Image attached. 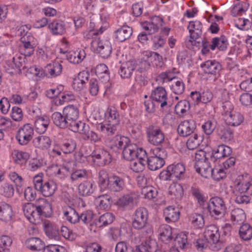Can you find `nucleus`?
I'll list each match as a JSON object with an SVG mask.
<instances>
[{
    "instance_id": "f257e3e1",
    "label": "nucleus",
    "mask_w": 252,
    "mask_h": 252,
    "mask_svg": "<svg viewBox=\"0 0 252 252\" xmlns=\"http://www.w3.org/2000/svg\"><path fill=\"white\" fill-rule=\"evenodd\" d=\"M252 178L248 174L238 176L233 182V192L238 204H248L251 199L246 194L252 185Z\"/></svg>"
},
{
    "instance_id": "f03ea898",
    "label": "nucleus",
    "mask_w": 252,
    "mask_h": 252,
    "mask_svg": "<svg viewBox=\"0 0 252 252\" xmlns=\"http://www.w3.org/2000/svg\"><path fill=\"white\" fill-rule=\"evenodd\" d=\"M63 113L69 124V129L75 132L85 133L88 129V125L77 121L79 116V111L77 106L68 105L63 108Z\"/></svg>"
},
{
    "instance_id": "7ed1b4c3",
    "label": "nucleus",
    "mask_w": 252,
    "mask_h": 252,
    "mask_svg": "<svg viewBox=\"0 0 252 252\" xmlns=\"http://www.w3.org/2000/svg\"><path fill=\"white\" fill-rule=\"evenodd\" d=\"M98 185L101 190L109 189L113 191H120L125 186L124 179L117 175L109 176L105 171L99 173Z\"/></svg>"
},
{
    "instance_id": "20e7f679",
    "label": "nucleus",
    "mask_w": 252,
    "mask_h": 252,
    "mask_svg": "<svg viewBox=\"0 0 252 252\" xmlns=\"http://www.w3.org/2000/svg\"><path fill=\"white\" fill-rule=\"evenodd\" d=\"M76 160L79 162H84L86 159L91 163H96L98 165H103L111 161L109 153L103 149H96L87 157H84L82 153H77L75 155Z\"/></svg>"
},
{
    "instance_id": "39448f33",
    "label": "nucleus",
    "mask_w": 252,
    "mask_h": 252,
    "mask_svg": "<svg viewBox=\"0 0 252 252\" xmlns=\"http://www.w3.org/2000/svg\"><path fill=\"white\" fill-rule=\"evenodd\" d=\"M167 155V152L163 149L155 148L151 150L150 156L147 158L149 168L155 171L161 168L165 163L164 158Z\"/></svg>"
},
{
    "instance_id": "423d86ee",
    "label": "nucleus",
    "mask_w": 252,
    "mask_h": 252,
    "mask_svg": "<svg viewBox=\"0 0 252 252\" xmlns=\"http://www.w3.org/2000/svg\"><path fill=\"white\" fill-rule=\"evenodd\" d=\"M194 168L197 172L201 176L207 178L210 176L211 169L210 163L206 157V154L203 150H199L195 155Z\"/></svg>"
},
{
    "instance_id": "0eeeda50",
    "label": "nucleus",
    "mask_w": 252,
    "mask_h": 252,
    "mask_svg": "<svg viewBox=\"0 0 252 252\" xmlns=\"http://www.w3.org/2000/svg\"><path fill=\"white\" fill-rule=\"evenodd\" d=\"M205 239L210 244V248L214 251H218L221 248V244L220 241V234L219 228L216 225L207 226L204 232Z\"/></svg>"
},
{
    "instance_id": "6e6552de",
    "label": "nucleus",
    "mask_w": 252,
    "mask_h": 252,
    "mask_svg": "<svg viewBox=\"0 0 252 252\" xmlns=\"http://www.w3.org/2000/svg\"><path fill=\"white\" fill-rule=\"evenodd\" d=\"M208 209L212 217L215 219H219L222 217L225 212V204L221 198L218 196L213 197L210 199Z\"/></svg>"
},
{
    "instance_id": "1a4fd4ad",
    "label": "nucleus",
    "mask_w": 252,
    "mask_h": 252,
    "mask_svg": "<svg viewBox=\"0 0 252 252\" xmlns=\"http://www.w3.org/2000/svg\"><path fill=\"white\" fill-rule=\"evenodd\" d=\"M185 171L186 167L184 164H173L169 165L166 170L160 173V177L165 180H169L171 177L180 180L185 177Z\"/></svg>"
},
{
    "instance_id": "9d476101",
    "label": "nucleus",
    "mask_w": 252,
    "mask_h": 252,
    "mask_svg": "<svg viewBox=\"0 0 252 252\" xmlns=\"http://www.w3.org/2000/svg\"><path fill=\"white\" fill-rule=\"evenodd\" d=\"M71 164V162H67L63 165H52L46 169V174L50 177L64 179L70 173Z\"/></svg>"
},
{
    "instance_id": "9b49d317",
    "label": "nucleus",
    "mask_w": 252,
    "mask_h": 252,
    "mask_svg": "<svg viewBox=\"0 0 252 252\" xmlns=\"http://www.w3.org/2000/svg\"><path fill=\"white\" fill-rule=\"evenodd\" d=\"M91 48L94 52L100 54L103 58L109 57L112 52L110 42L108 40H101L99 38H94L93 39Z\"/></svg>"
},
{
    "instance_id": "f8f14e48",
    "label": "nucleus",
    "mask_w": 252,
    "mask_h": 252,
    "mask_svg": "<svg viewBox=\"0 0 252 252\" xmlns=\"http://www.w3.org/2000/svg\"><path fill=\"white\" fill-rule=\"evenodd\" d=\"M159 77L163 80V82L172 81L170 85V88L172 92L175 94H182L185 90V84L181 79H176L174 74L171 72H166L161 73Z\"/></svg>"
},
{
    "instance_id": "ddd939ff",
    "label": "nucleus",
    "mask_w": 252,
    "mask_h": 252,
    "mask_svg": "<svg viewBox=\"0 0 252 252\" xmlns=\"http://www.w3.org/2000/svg\"><path fill=\"white\" fill-rule=\"evenodd\" d=\"M147 140L148 142L155 146L162 143L165 139V135L161 129L154 126H149L146 130Z\"/></svg>"
},
{
    "instance_id": "4468645a",
    "label": "nucleus",
    "mask_w": 252,
    "mask_h": 252,
    "mask_svg": "<svg viewBox=\"0 0 252 252\" xmlns=\"http://www.w3.org/2000/svg\"><path fill=\"white\" fill-rule=\"evenodd\" d=\"M34 130L32 126L29 124L24 125L18 130L16 138L22 145L27 144L32 139Z\"/></svg>"
},
{
    "instance_id": "2eb2a0df",
    "label": "nucleus",
    "mask_w": 252,
    "mask_h": 252,
    "mask_svg": "<svg viewBox=\"0 0 252 252\" xmlns=\"http://www.w3.org/2000/svg\"><path fill=\"white\" fill-rule=\"evenodd\" d=\"M5 67L6 71L10 74H19L27 67L25 58L20 56L13 57L12 61L6 63Z\"/></svg>"
},
{
    "instance_id": "dca6fc26",
    "label": "nucleus",
    "mask_w": 252,
    "mask_h": 252,
    "mask_svg": "<svg viewBox=\"0 0 252 252\" xmlns=\"http://www.w3.org/2000/svg\"><path fill=\"white\" fill-rule=\"evenodd\" d=\"M23 210L25 216L31 223L38 224L41 222L42 219L36 206L32 203H28L24 205Z\"/></svg>"
},
{
    "instance_id": "f3484780",
    "label": "nucleus",
    "mask_w": 252,
    "mask_h": 252,
    "mask_svg": "<svg viewBox=\"0 0 252 252\" xmlns=\"http://www.w3.org/2000/svg\"><path fill=\"white\" fill-rule=\"evenodd\" d=\"M20 51L22 54L25 56H30L34 51V47L36 44L34 37L31 35L28 34L27 36H22L21 38Z\"/></svg>"
},
{
    "instance_id": "a211bd4d",
    "label": "nucleus",
    "mask_w": 252,
    "mask_h": 252,
    "mask_svg": "<svg viewBox=\"0 0 252 252\" xmlns=\"http://www.w3.org/2000/svg\"><path fill=\"white\" fill-rule=\"evenodd\" d=\"M137 158L131 161L130 167L135 172L142 171L147 162V155L146 152L142 148L138 150Z\"/></svg>"
},
{
    "instance_id": "6ab92c4d",
    "label": "nucleus",
    "mask_w": 252,
    "mask_h": 252,
    "mask_svg": "<svg viewBox=\"0 0 252 252\" xmlns=\"http://www.w3.org/2000/svg\"><path fill=\"white\" fill-rule=\"evenodd\" d=\"M148 212L144 208H139L135 212L132 222L133 226L136 229L143 228L147 221Z\"/></svg>"
},
{
    "instance_id": "aec40b11",
    "label": "nucleus",
    "mask_w": 252,
    "mask_h": 252,
    "mask_svg": "<svg viewBox=\"0 0 252 252\" xmlns=\"http://www.w3.org/2000/svg\"><path fill=\"white\" fill-rule=\"evenodd\" d=\"M163 19L158 16L152 17L149 21L143 22L142 27L148 34H152L157 32L163 25Z\"/></svg>"
},
{
    "instance_id": "412c9836",
    "label": "nucleus",
    "mask_w": 252,
    "mask_h": 252,
    "mask_svg": "<svg viewBox=\"0 0 252 252\" xmlns=\"http://www.w3.org/2000/svg\"><path fill=\"white\" fill-rule=\"evenodd\" d=\"M142 59L150 65L161 66L163 64L162 57L159 54L149 50L144 51L142 54Z\"/></svg>"
},
{
    "instance_id": "4be33fe9",
    "label": "nucleus",
    "mask_w": 252,
    "mask_h": 252,
    "mask_svg": "<svg viewBox=\"0 0 252 252\" xmlns=\"http://www.w3.org/2000/svg\"><path fill=\"white\" fill-rule=\"evenodd\" d=\"M231 152L229 147L224 145H219L212 151L211 160L218 164L220 158L229 156Z\"/></svg>"
},
{
    "instance_id": "5701e85b",
    "label": "nucleus",
    "mask_w": 252,
    "mask_h": 252,
    "mask_svg": "<svg viewBox=\"0 0 252 252\" xmlns=\"http://www.w3.org/2000/svg\"><path fill=\"white\" fill-rule=\"evenodd\" d=\"M152 99L160 104L163 108L167 105V94L166 90L163 87H157L151 94Z\"/></svg>"
},
{
    "instance_id": "b1692460",
    "label": "nucleus",
    "mask_w": 252,
    "mask_h": 252,
    "mask_svg": "<svg viewBox=\"0 0 252 252\" xmlns=\"http://www.w3.org/2000/svg\"><path fill=\"white\" fill-rule=\"evenodd\" d=\"M137 65V62L135 60L128 61L123 63L119 70L121 77L123 78L130 77Z\"/></svg>"
},
{
    "instance_id": "393cba45",
    "label": "nucleus",
    "mask_w": 252,
    "mask_h": 252,
    "mask_svg": "<svg viewBox=\"0 0 252 252\" xmlns=\"http://www.w3.org/2000/svg\"><path fill=\"white\" fill-rule=\"evenodd\" d=\"M15 213L11 205L5 202H0V220L9 222L14 218Z\"/></svg>"
},
{
    "instance_id": "a878e982",
    "label": "nucleus",
    "mask_w": 252,
    "mask_h": 252,
    "mask_svg": "<svg viewBox=\"0 0 252 252\" xmlns=\"http://www.w3.org/2000/svg\"><path fill=\"white\" fill-rule=\"evenodd\" d=\"M195 127V123L193 120H185L179 125L178 131L180 135L188 136L193 132Z\"/></svg>"
},
{
    "instance_id": "bb28decb",
    "label": "nucleus",
    "mask_w": 252,
    "mask_h": 252,
    "mask_svg": "<svg viewBox=\"0 0 252 252\" xmlns=\"http://www.w3.org/2000/svg\"><path fill=\"white\" fill-rule=\"evenodd\" d=\"M200 66L204 72L212 75L217 74L221 69L220 64L215 60H208L202 63Z\"/></svg>"
},
{
    "instance_id": "cd10ccee",
    "label": "nucleus",
    "mask_w": 252,
    "mask_h": 252,
    "mask_svg": "<svg viewBox=\"0 0 252 252\" xmlns=\"http://www.w3.org/2000/svg\"><path fill=\"white\" fill-rule=\"evenodd\" d=\"M39 215L45 217H49L52 213V208L51 204L45 198L39 199L37 201L36 205Z\"/></svg>"
},
{
    "instance_id": "c85d7f7f",
    "label": "nucleus",
    "mask_w": 252,
    "mask_h": 252,
    "mask_svg": "<svg viewBox=\"0 0 252 252\" xmlns=\"http://www.w3.org/2000/svg\"><path fill=\"white\" fill-rule=\"evenodd\" d=\"M136 195L134 193H130L121 196L115 202V204L121 209H126L130 207L136 199Z\"/></svg>"
},
{
    "instance_id": "c756f323",
    "label": "nucleus",
    "mask_w": 252,
    "mask_h": 252,
    "mask_svg": "<svg viewBox=\"0 0 252 252\" xmlns=\"http://www.w3.org/2000/svg\"><path fill=\"white\" fill-rule=\"evenodd\" d=\"M43 227L46 235L50 238L58 240L59 238V228L55 223L46 220L43 223Z\"/></svg>"
},
{
    "instance_id": "7c9ffc66",
    "label": "nucleus",
    "mask_w": 252,
    "mask_h": 252,
    "mask_svg": "<svg viewBox=\"0 0 252 252\" xmlns=\"http://www.w3.org/2000/svg\"><path fill=\"white\" fill-rule=\"evenodd\" d=\"M89 74L85 71L80 72L78 75L74 78L72 83V87L77 91H80L83 89L87 82L88 80Z\"/></svg>"
},
{
    "instance_id": "2f4dec72",
    "label": "nucleus",
    "mask_w": 252,
    "mask_h": 252,
    "mask_svg": "<svg viewBox=\"0 0 252 252\" xmlns=\"http://www.w3.org/2000/svg\"><path fill=\"white\" fill-rule=\"evenodd\" d=\"M113 124L103 121V122L97 123L95 125V128L96 130L101 133L102 134L105 135H112L114 134L117 129V126L112 125Z\"/></svg>"
},
{
    "instance_id": "473e14b6",
    "label": "nucleus",
    "mask_w": 252,
    "mask_h": 252,
    "mask_svg": "<svg viewBox=\"0 0 252 252\" xmlns=\"http://www.w3.org/2000/svg\"><path fill=\"white\" fill-rule=\"evenodd\" d=\"M224 119L226 123L232 126H238L244 121L243 115L238 112L232 111L224 115Z\"/></svg>"
},
{
    "instance_id": "72a5a7b5",
    "label": "nucleus",
    "mask_w": 252,
    "mask_h": 252,
    "mask_svg": "<svg viewBox=\"0 0 252 252\" xmlns=\"http://www.w3.org/2000/svg\"><path fill=\"white\" fill-rule=\"evenodd\" d=\"M86 57V53L83 49H77L67 53V60L71 63L78 64L82 62Z\"/></svg>"
},
{
    "instance_id": "f704fd0d",
    "label": "nucleus",
    "mask_w": 252,
    "mask_h": 252,
    "mask_svg": "<svg viewBox=\"0 0 252 252\" xmlns=\"http://www.w3.org/2000/svg\"><path fill=\"white\" fill-rule=\"evenodd\" d=\"M48 28L54 35H62L65 32V25L60 21H53L48 24Z\"/></svg>"
},
{
    "instance_id": "c9c22d12",
    "label": "nucleus",
    "mask_w": 252,
    "mask_h": 252,
    "mask_svg": "<svg viewBox=\"0 0 252 252\" xmlns=\"http://www.w3.org/2000/svg\"><path fill=\"white\" fill-rule=\"evenodd\" d=\"M104 121L117 126L119 124V115L114 107L107 108L104 113Z\"/></svg>"
},
{
    "instance_id": "e433bc0d",
    "label": "nucleus",
    "mask_w": 252,
    "mask_h": 252,
    "mask_svg": "<svg viewBox=\"0 0 252 252\" xmlns=\"http://www.w3.org/2000/svg\"><path fill=\"white\" fill-rule=\"evenodd\" d=\"M164 216L167 222H175L180 218L179 208L173 206L166 207L164 210Z\"/></svg>"
},
{
    "instance_id": "4c0bfd02",
    "label": "nucleus",
    "mask_w": 252,
    "mask_h": 252,
    "mask_svg": "<svg viewBox=\"0 0 252 252\" xmlns=\"http://www.w3.org/2000/svg\"><path fill=\"white\" fill-rule=\"evenodd\" d=\"M249 7V4L247 0L234 2L231 10V14L234 17L241 15L248 10Z\"/></svg>"
},
{
    "instance_id": "58836bf2",
    "label": "nucleus",
    "mask_w": 252,
    "mask_h": 252,
    "mask_svg": "<svg viewBox=\"0 0 252 252\" xmlns=\"http://www.w3.org/2000/svg\"><path fill=\"white\" fill-rule=\"evenodd\" d=\"M50 121L47 116H42L37 118L34 122L35 130L39 133H44L49 126Z\"/></svg>"
},
{
    "instance_id": "ea45409f",
    "label": "nucleus",
    "mask_w": 252,
    "mask_h": 252,
    "mask_svg": "<svg viewBox=\"0 0 252 252\" xmlns=\"http://www.w3.org/2000/svg\"><path fill=\"white\" fill-rule=\"evenodd\" d=\"M12 159L17 164H25L30 158V154L26 152L14 150L11 153Z\"/></svg>"
},
{
    "instance_id": "a19ab883",
    "label": "nucleus",
    "mask_w": 252,
    "mask_h": 252,
    "mask_svg": "<svg viewBox=\"0 0 252 252\" xmlns=\"http://www.w3.org/2000/svg\"><path fill=\"white\" fill-rule=\"evenodd\" d=\"M57 185L52 180H49L45 182L39 191L45 197H50L53 195L57 190Z\"/></svg>"
},
{
    "instance_id": "79ce46f5",
    "label": "nucleus",
    "mask_w": 252,
    "mask_h": 252,
    "mask_svg": "<svg viewBox=\"0 0 252 252\" xmlns=\"http://www.w3.org/2000/svg\"><path fill=\"white\" fill-rule=\"evenodd\" d=\"M137 146L130 143L125 147L123 151V156L124 158L130 161L137 158L138 150Z\"/></svg>"
},
{
    "instance_id": "37998d69",
    "label": "nucleus",
    "mask_w": 252,
    "mask_h": 252,
    "mask_svg": "<svg viewBox=\"0 0 252 252\" xmlns=\"http://www.w3.org/2000/svg\"><path fill=\"white\" fill-rule=\"evenodd\" d=\"M45 69L50 77H56L61 74L63 67L59 62L54 61L48 63Z\"/></svg>"
},
{
    "instance_id": "c03bdc74",
    "label": "nucleus",
    "mask_w": 252,
    "mask_h": 252,
    "mask_svg": "<svg viewBox=\"0 0 252 252\" xmlns=\"http://www.w3.org/2000/svg\"><path fill=\"white\" fill-rule=\"evenodd\" d=\"M184 194L183 188L178 183H173L168 189V195L172 199H180Z\"/></svg>"
},
{
    "instance_id": "a18cd8bd",
    "label": "nucleus",
    "mask_w": 252,
    "mask_h": 252,
    "mask_svg": "<svg viewBox=\"0 0 252 252\" xmlns=\"http://www.w3.org/2000/svg\"><path fill=\"white\" fill-rule=\"evenodd\" d=\"M78 193L83 196L91 195L95 189V186L91 181H86L81 183L78 186Z\"/></svg>"
},
{
    "instance_id": "49530a36",
    "label": "nucleus",
    "mask_w": 252,
    "mask_h": 252,
    "mask_svg": "<svg viewBox=\"0 0 252 252\" xmlns=\"http://www.w3.org/2000/svg\"><path fill=\"white\" fill-rule=\"evenodd\" d=\"M210 176L213 180L219 181L226 177L227 171L221 165H215L213 168L210 167Z\"/></svg>"
},
{
    "instance_id": "de8ad7c7",
    "label": "nucleus",
    "mask_w": 252,
    "mask_h": 252,
    "mask_svg": "<svg viewBox=\"0 0 252 252\" xmlns=\"http://www.w3.org/2000/svg\"><path fill=\"white\" fill-rule=\"evenodd\" d=\"M33 145L41 150L48 149L51 145L50 138L45 135H41L35 137L33 140Z\"/></svg>"
},
{
    "instance_id": "09e8293b",
    "label": "nucleus",
    "mask_w": 252,
    "mask_h": 252,
    "mask_svg": "<svg viewBox=\"0 0 252 252\" xmlns=\"http://www.w3.org/2000/svg\"><path fill=\"white\" fill-rule=\"evenodd\" d=\"M228 44L227 38L224 36H221L212 39L210 48L213 51L215 50L216 48L220 50L224 51L227 49Z\"/></svg>"
},
{
    "instance_id": "8fccbe9b",
    "label": "nucleus",
    "mask_w": 252,
    "mask_h": 252,
    "mask_svg": "<svg viewBox=\"0 0 252 252\" xmlns=\"http://www.w3.org/2000/svg\"><path fill=\"white\" fill-rule=\"evenodd\" d=\"M132 33V29L127 26H123L115 32L116 38L120 42H123L128 39Z\"/></svg>"
},
{
    "instance_id": "3c124183",
    "label": "nucleus",
    "mask_w": 252,
    "mask_h": 252,
    "mask_svg": "<svg viewBox=\"0 0 252 252\" xmlns=\"http://www.w3.org/2000/svg\"><path fill=\"white\" fill-rule=\"evenodd\" d=\"M75 97L73 94L69 91H63L59 97H56L53 100L54 103L57 106L63 105L65 103L75 100Z\"/></svg>"
},
{
    "instance_id": "603ef678",
    "label": "nucleus",
    "mask_w": 252,
    "mask_h": 252,
    "mask_svg": "<svg viewBox=\"0 0 252 252\" xmlns=\"http://www.w3.org/2000/svg\"><path fill=\"white\" fill-rule=\"evenodd\" d=\"M52 119L54 124L57 126L61 128H69V124L63 113L54 112L52 115Z\"/></svg>"
},
{
    "instance_id": "864d4df0",
    "label": "nucleus",
    "mask_w": 252,
    "mask_h": 252,
    "mask_svg": "<svg viewBox=\"0 0 252 252\" xmlns=\"http://www.w3.org/2000/svg\"><path fill=\"white\" fill-rule=\"evenodd\" d=\"M95 74L102 82H107L109 80V72L107 66L103 63L97 65L95 67Z\"/></svg>"
},
{
    "instance_id": "5fc2aeb1",
    "label": "nucleus",
    "mask_w": 252,
    "mask_h": 252,
    "mask_svg": "<svg viewBox=\"0 0 252 252\" xmlns=\"http://www.w3.org/2000/svg\"><path fill=\"white\" fill-rule=\"evenodd\" d=\"M159 238L164 243H167L172 238V229L167 224H162L159 228Z\"/></svg>"
},
{
    "instance_id": "6e6d98bb",
    "label": "nucleus",
    "mask_w": 252,
    "mask_h": 252,
    "mask_svg": "<svg viewBox=\"0 0 252 252\" xmlns=\"http://www.w3.org/2000/svg\"><path fill=\"white\" fill-rule=\"evenodd\" d=\"M25 244L27 248L32 251H40L44 247L43 242L37 237H32L27 239Z\"/></svg>"
},
{
    "instance_id": "4d7b16f0",
    "label": "nucleus",
    "mask_w": 252,
    "mask_h": 252,
    "mask_svg": "<svg viewBox=\"0 0 252 252\" xmlns=\"http://www.w3.org/2000/svg\"><path fill=\"white\" fill-rule=\"evenodd\" d=\"M189 221L192 227L195 229L202 228L204 225V219L202 215L200 214H193L189 218Z\"/></svg>"
},
{
    "instance_id": "13d9d810",
    "label": "nucleus",
    "mask_w": 252,
    "mask_h": 252,
    "mask_svg": "<svg viewBox=\"0 0 252 252\" xmlns=\"http://www.w3.org/2000/svg\"><path fill=\"white\" fill-rule=\"evenodd\" d=\"M188 28L191 36H198L201 34L202 26L199 21L190 22Z\"/></svg>"
},
{
    "instance_id": "bf43d9fd",
    "label": "nucleus",
    "mask_w": 252,
    "mask_h": 252,
    "mask_svg": "<svg viewBox=\"0 0 252 252\" xmlns=\"http://www.w3.org/2000/svg\"><path fill=\"white\" fill-rule=\"evenodd\" d=\"M96 202L100 209L106 210L109 208L111 204V197L108 194H103L98 196Z\"/></svg>"
},
{
    "instance_id": "052dcab7",
    "label": "nucleus",
    "mask_w": 252,
    "mask_h": 252,
    "mask_svg": "<svg viewBox=\"0 0 252 252\" xmlns=\"http://www.w3.org/2000/svg\"><path fill=\"white\" fill-rule=\"evenodd\" d=\"M189 108V102L187 100H183L178 102L176 105L175 111L178 115L182 117L187 114Z\"/></svg>"
},
{
    "instance_id": "680f3d73",
    "label": "nucleus",
    "mask_w": 252,
    "mask_h": 252,
    "mask_svg": "<svg viewBox=\"0 0 252 252\" xmlns=\"http://www.w3.org/2000/svg\"><path fill=\"white\" fill-rule=\"evenodd\" d=\"M240 237L245 241H248L252 239V226L250 224L245 223L243 224L239 229Z\"/></svg>"
},
{
    "instance_id": "e2e57ef3",
    "label": "nucleus",
    "mask_w": 252,
    "mask_h": 252,
    "mask_svg": "<svg viewBox=\"0 0 252 252\" xmlns=\"http://www.w3.org/2000/svg\"><path fill=\"white\" fill-rule=\"evenodd\" d=\"M188 244L187 234L184 232L179 233L174 240V245L181 249L186 248Z\"/></svg>"
},
{
    "instance_id": "0e129e2a",
    "label": "nucleus",
    "mask_w": 252,
    "mask_h": 252,
    "mask_svg": "<svg viewBox=\"0 0 252 252\" xmlns=\"http://www.w3.org/2000/svg\"><path fill=\"white\" fill-rule=\"evenodd\" d=\"M246 219L244 211L240 208H235L231 212V220L236 222L244 221Z\"/></svg>"
},
{
    "instance_id": "69168bd1",
    "label": "nucleus",
    "mask_w": 252,
    "mask_h": 252,
    "mask_svg": "<svg viewBox=\"0 0 252 252\" xmlns=\"http://www.w3.org/2000/svg\"><path fill=\"white\" fill-rule=\"evenodd\" d=\"M12 240L7 235H0V252H9V247L11 245Z\"/></svg>"
},
{
    "instance_id": "338daca9",
    "label": "nucleus",
    "mask_w": 252,
    "mask_h": 252,
    "mask_svg": "<svg viewBox=\"0 0 252 252\" xmlns=\"http://www.w3.org/2000/svg\"><path fill=\"white\" fill-rule=\"evenodd\" d=\"M156 243L154 241H147L136 248V252H153L155 251L154 247Z\"/></svg>"
},
{
    "instance_id": "774afa93",
    "label": "nucleus",
    "mask_w": 252,
    "mask_h": 252,
    "mask_svg": "<svg viewBox=\"0 0 252 252\" xmlns=\"http://www.w3.org/2000/svg\"><path fill=\"white\" fill-rule=\"evenodd\" d=\"M141 194L145 198L152 199L157 196L158 191L154 187L152 186H147L142 188Z\"/></svg>"
}]
</instances>
